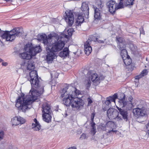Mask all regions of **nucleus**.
<instances>
[{"label":"nucleus","instance_id":"obj_1","mask_svg":"<svg viewBox=\"0 0 149 149\" xmlns=\"http://www.w3.org/2000/svg\"><path fill=\"white\" fill-rule=\"evenodd\" d=\"M38 38V40H42L47 52L46 60L48 63L52 61L55 56V52L62 50L65 45L64 41L68 38V36L64 33H61L59 36L56 42L52 45L51 42L48 40L47 36L45 34L40 35Z\"/></svg>","mask_w":149,"mask_h":149},{"label":"nucleus","instance_id":"obj_2","mask_svg":"<svg viewBox=\"0 0 149 149\" xmlns=\"http://www.w3.org/2000/svg\"><path fill=\"white\" fill-rule=\"evenodd\" d=\"M24 94L22 93L21 96H19L16 101L15 106L19 110H22L23 112H25L26 110L29 109L28 105L31 102H33L36 100V97L33 96L30 97L28 95L27 99L24 98Z\"/></svg>","mask_w":149,"mask_h":149},{"label":"nucleus","instance_id":"obj_3","mask_svg":"<svg viewBox=\"0 0 149 149\" xmlns=\"http://www.w3.org/2000/svg\"><path fill=\"white\" fill-rule=\"evenodd\" d=\"M31 86V89L30 91L29 97L32 96L36 97V100L38 96L41 95L44 92V87L41 86L40 83V81L38 78H36L32 79L29 80Z\"/></svg>","mask_w":149,"mask_h":149},{"label":"nucleus","instance_id":"obj_4","mask_svg":"<svg viewBox=\"0 0 149 149\" xmlns=\"http://www.w3.org/2000/svg\"><path fill=\"white\" fill-rule=\"evenodd\" d=\"M23 29L21 27L15 28L9 31H2L0 33V36L3 39H5L6 41L12 42L16 36L20 37L23 33Z\"/></svg>","mask_w":149,"mask_h":149},{"label":"nucleus","instance_id":"obj_5","mask_svg":"<svg viewBox=\"0 0 149 149\" xmlns=\"http://www.w3.org/2000/svg\"><path fill=\"white\" fill-rule=\"evenodd\" d=\"M24 49L26 51L29 49V53L32 56H35L37 54L42 51L41 47L39 45L32 47L29 44H26L24 46Z\"/></svg>","mask_w":149,"mask_h":149},{"label":"nucleus","instance_id":"obj_6","mask_svg":"<svg viewBox=\"0 0 149 149\" xmlns=\"http://www.w3.org/2000/svg\"><path fill=\"white\" fill-rule=\"evenodd\" d=\"M72 101H73L72 104V107L75 108L79 110L81 109L83 107L84 103L81 98H78L77 97L74 96Z\"/></svg>","mask_w":149,"mask_h":149},{"label":"nucleus","instance_id":"obj_7","mask_svg":"<svg viewBox=\"0 0 149 149\" xmlns=\"http://www.w3.org/2000/svg\"><path fill=\"white\" fill-rule=\"evenodd\" d=\"M132 112L134 116L137 118L143 116L146 114L145 108L143 107H138L132 110Z\"/></svg>","mask_w":149,"mask_h":149},{"label":"nucleus","instance_id":"obj_8","mask_svg":"<svg viewBox=\"0 0 149 149\" xmlns=\"http://www.w3.org/2000/svg\"><path fill=\"white\" fill-rule=\"evenodd\" d=\"M65 15L64 16V19L69 26H71L74 22V17L72 11L71 10H67L65 12Z\"/></svg>","mask_w":149,"mask_h":149},{"label":"nucleus","instance_id":"obj_9","mask_svg":"<svg viewBox=\"0 0 149 149\" xmlns=\"http://www.w3.org/2000/svg\"><path fill=\"white\" fill-rule=\"evenodd\" d=\"M107 8L109 12L112 14L114 15L117 9V3L115 1L110 0L107 2Z\"/></svg>","mask_w":149,"mask_h":149},{"label":"nucleus","instance_id":"obj_10","mask_svg":"<svg viewBox=\"0 0 149 149\" xmlns=\"http://www.w3.org/2000/svg\"><path fill=\"white\" fill-rule=\"evenodd\" d=\"M11 122L12 126H16L19 124H24L26 122V120L20 116H16L12 118Z\"/></svg>","mask_w":149,"mask_h":149},{"label":"nucleus","instance_id":"obj_11","mask_svg":"<svg viewBox=\"0 0 149 149\" xmlns=\"http://www.w3.org/2000/svg\"><path fill=\"white\" fill-rule=\"evenodd\" d=\"M118 114H120L122 116V118L126 121H127L128 119V113L127 111L124 108H120L116 106Z\"/></svg>","mask_w":149,"mask_h":149},{"label":"nucleus","instance_id":"obj_12","mask_svg":"<svg viewBox=\"0 0 149 149\" xmlns=\"http://www.w3.org/2000/svg\"><path fill=\"white\" fill-rule=\"evenodd\" d=\"M94 21H99L101 19H102V10L96 7H94Z\"/></svg>","mask_w":149,"mask_h":149},{"label":"nucleus","instance_id":"obj_13","mask_svg":"<svg viewBox=\"0 0 149 149\" xmlns=\"http://www.w3.org/2000/svg\"><path fill=\"white\" fill-rule=\"evenodd\" d=\"M81 10L84 15L85 18H88L89 15V8L88 4L86 2L82 3L81 6Z\"/></svg>","mask_w":149,"mask_h":149},{"label":"nucleus","instance_id":"obj_14","mask_svg":"<svg viewBox=\"0 0 149 149\" xmlns=\"http://www.w3.org/2000/svg\"><path fill=\"white\" fill-rule=\"evenodd\" d=\"M91 41L88 39L84 44V52L87 55H88L91 52L92 48L90 45Z\"/></svg>","mask_w":149,"mask_h":149},{"label":"nucleus","instance_id":"obj_15","mask_svg":"<svg viewBox=\"0 0 149 149\" xmlns=\"http://www.w3.org/2000/svg\"><path fill=\"white\" fill-rule=\"evenodd\" d=\"M73 95H68V96L63 97V103L65 105L67 106H69L71 105L72 106V100L73 98Z\"/></svg>","mask_w":149,"mask_h":149},{"label":"nucleus","instance_id":"obj_16","mask_svg":"<svg viewBox=\"0 0 149 149\" xmlns=\"http://www.w3.org/2000/svg\"><path fill=\"white\" fill-rule=\"evenodd\" d=\"M93 71L92 70H90L88 71V76H89L90 78L91 79V80L94 83H97L98 82V75L96 73H93Z\"/></svg>","mask_w":149,"mask_h":149},{"label":"nucleus","instance_id":"obj_17","mask_svg":"<svg viewBox=\"0 0 149 149\" xmlns=\"http://www.w3.org/2000/svg\"><path fill=\"white\" fill-rule=\"evenodd\" d=\"M77 18L76 19L75 25L77 26H81L84 21V16L82 13H79L76 15Z\"/></svg>","mask_w":149,"mask_h":149},{"label":"nucleus","instance_id":"obj_18","mask_svg":"<svg viewBox=\"0 0 149 149\" xmlns=\"http://www.w3.org/2000/svg\"><path fill=\"white\" fill-rule=\"evenodd\" d=\"M42 111L43 114H51L52 111L47 103L44 104L42 105Z\"/></svg>","mask_w":149,"mask_h":149},{"label":"nucleus","instance_id":"obj_19","mask_svg":"<svg viewBox=\"0 0 149 149\" xmlns=\"http://www.w3.org/2000/svg\"><path fill=\"white\" fill-rule=\"evenodd\" d=\"M123 97L121 99H119L118 103L120 108H123L127 105L128 102L125 100V94H122Z\"/></svg>","mask_w":149,"mask_h":149},{"label":"nucleus","instance_id":"obj_20","mask_svg":"<svg viewBox=\"0 0 149 149\" xmlns=\"http://www.w3.org/2000/svg\"><path fill=\"white\" fill-rule=\"evenodd\" d=\"M124 63L126 66H129L128 67V70L131 71H132L134 69V66H132V65H130L131 63L132 62V59L130 57H127V58L124 59L123 58Z\"/></svg>","mask_w":149,"mask_h":149},{"label":"nucleus","instance_id":"obj_21","mask_svg":"<svg viewBox=\"0 0 149 149\" xmlns=\"http://www.w3.org/2000/svg\"><path fill=\"white\" fill-rule=\"evenodd\" d=\"M33 121L35 123L32 124L31 125L32 129H33L34 130L39 131L41 129V125L36 118H34Z\"/></svg>","mask_w":149,"mask_h":149},{"label":"nucleus","instance_id":"obj_22","mask_svg":"<svg viewBox=\"0 0 149 149\" xmlns=\"http://www.w3.org/2000/svg\"><path fill=\"white\" fill-rule=\"evenodd\" d=\"M69 52L68 48L67 47H65L63 49V51L59 53V55L61 57L65 58L69 56Z\"/></svg>","mask_w":149,"mask_h":149},{"label":"nucleus","instance_id":"obj_23","mask_svg":"<svg viewBox=\"0 0 149 149\" xmlns=\"http://www.w3.org/2000/svg\"><path fill=\"white\" fill-rule=\"evenodd\" d=\"M19 56L21 58L23 59L29 60L32 57L30 54H28L27 52H23L19 54Z\"/></svg>","mask_w":149,"mask_h":149},{"label":"nucleus","instance_id":"obj_24","mask_svg":"<svg viewBox=\"0 0 149 149\" xmlns=\"http://www.w3.org/2000/svg\"><path fill=\"white\" fill-rule=\"evenodd\" d=\"M27 69L29 70L34 69L35 66L33 64L34 62L32 59H29L27 61Z\"/></svg>","mask_w":149,"mask_h":149},{"label":"nucleus","instance_id":"obj_25","mask_svg":"<svg viewBox=\"0 0 149 149\" xmlns=\"http://www.w3.org/2000/svg\"><path fill=\"white\" fill-rule=\"evenodd\" d=\"M29 76L30 79H28L29 80L30 79H32L36 78H38V75L37 72L35 70H32L29 73Z\"/></svg>","mask_w":149,"mask_h":149},{"label":"nucleus","instance_id":"obj_26","mask_svg":"<svg viewBox=\"0 0 149 149\" xmlns=\"http://www.w3.org/2000/svg\"><path fill=\"white\" fill-rule=\"evenodd\" d=\"M96 6H93L94 7H96L99 8L100 9L102 10V8L104 6V3L103 1L101 0H96L95 2Z\"/></svg>","mask_w":149,"mask_h":149},{"label":"nucleus","instance_id":"obj_27","mask_svg":"<svg viewBox=\"0 0 149 149\" xmlns=\"http://www.w3.org/2000/svg\"><path fill=\"white\" fill-rule=\"evenodd\" d=\"M51 114H43V120L45 122L49 123L51 121L52 116Z\"/></svg>","mask_w":149,"mask_h":149},{"label":"nucleus","instance_id":"obj_28","mask_svg":"<svg viewBox=\"0 0 149 149\" xmlns=\"http://www.w3.org/2000/svg\"><path fill=\"white\" fill-rule=\"evenodd\" d=\"M110 102H115L116 100L118 98V94L117 93H115L112 96H109L107 97Z\"/></svg>","mask_w":149,"mask_h":149},{"label":"nucleus","instance_id":"obj_29","mask_svg":"<svg viewBox=\"0 0 149 149\" xmlns=\"http://www.w3.org/2000/svg\"><path fill=\"white\" fill-rule=\"evenodd\" d=\"M100 37L97 34L95 33L93 35H92L90 36V38L91 39L92 41L95 42L97 41L98 38Z\"/></svg>","mask_w":149,"mask_h":149},{"label":"nucleus","instance_id":"obj_30","mask_svg":"<svg viewBox=\"0 0 149 149\" xmlns=\"http://www.w3.org/2000/svg\"><path fill=\"white\" fill-rule=\"evenodd\" d=\"M74 31V29L73 28H71L70 29H69L67 31V32L68 33V35L65 34L66 35H68V38H67L66 40V41H64V43H65V42H67V41L68 40L69 38V36H71L72 34H73V33Z\"/></svg>","mask_w":149,"mask_h":149},{"label":"nucleus","instance_id":"obj_31","mask_svg":"<svg viewBox=\"0 0 149 149\" xmlns=\"http://www.w3.org/2000/svg\"><path fill=\"white\" fill-rule=\"evenodd\" d=\"M134 0H125L124 2V5L126 6L132 5Z\"/></svg>","mask_w":149,"mask_h":149},{"label":"nucleus","instance_id":"obj_32","mask_svg":"<svg viewBox=\"0 0 149 149\" xmlns=\"http://www.w3.org/2000/svg\"><path fill=\"white\" fill-rule=\"evenodd\" d=\"M117 47L120 50L126 48V43L125 42L121 43V44H118V45H117Z\"/></svg>","mask_w":149,"mask_h":149},{"label":"nucleus","instance_id":"obj_33","mask_svg":"<svg viewBox=\"0 0 149 149\" xmlns=\"http://www.w3.org/2000/svg\"><path fill=\"white\" fill-rule=\"evenodd\" d=\"M120 50L121 51L120 55L123 58V57L127 55V51L126 48Z\"/></svg>","mask_w":149,"mask_h":149},{"label":"nucleus","instance_id":"obj_34","mask_svg":"<svg viewBox=\"0 0 149 149\" xmlns=\"http://www.w3.org/2000/svg\"><path fill=\"white\" fill-rule=\"evenodd\" d=\"M120 1L118 5L117 4L116 9L118 10L119 9L122 8L124 7V3H123V1L120 0Z\"/></svg>","mask_w":149,"mask_h":149},{"label":"nucleus","instance_id":"obj_35","mask_svg":"<svg viewBox=\"0 0 149 149\" xmlns=\"http://www.w3.org/2000/svg\"><path fill=\"white\" fill-rule=\"evenodd\" d=\"M116 41L117 42V44H120L125 42L124 39L121 37H116Z\"/></svg>","mask_w":149,"mask_h":149},{"label":"nucleus","instance_id":"obj_36","mask_svg":"<svg viewBox=\"0 0 149 149\" xmlns=\"http://www.w3.org/2000/svg\"><path fill=\"white\" fill-rule=\"evenodd\" d=\"M133 106V105L132 103H128L127 105L126 106V109H125L127 111H130L131 110Z\"/></svg>","mask_w":149,"mask_h":149},{"label":"nucleus","instance_id":"obj_37","mask_svg":"<svg viewBox=\"0 0 149 149\" xmlns=\"http://www.w3.org/2000/svg\"><path fill=\"white\" fill-rule=\"evenodd\" d=\"M114 123L112 121H109L106 123L107 127L112 128L114 125Z\"/></svg>","mask_w":149,"mask_h":149},{"label":"nucleus","instance_id":"obj_38","mask_svg":"<svg viewBox=\"0 0 149 149\" xmlns=\"http://www.w3.org/2000/svg\"><path fill=\"white\" fill-rule=\"evenodd\" d=\"M74 90L72 91V94L73 95V96H75L74 95L77 96L79 94V90H77L76 88H73Z\"/></svg>","mask_w":149,"mask_h":149},{"label":"nucleus","instance_id":"obj_39","mask_svg":"<svg viewBox=\"0 0 149 149\" xmlns=\"http://www.w3.org/2000/svg\"><path fill=\"white\" fill-rule=\"evenodd\" d=\"M113 109H109L107 110V115L109 118L113 115Z\"/></svg>","mask_w":149,"mask_h":149},{"label":"nucleus","instance_id":"obj_40","mask_svg":"<svg viewBox=\"0 0 149 149\" xmlns=\"http://www.w3.org/2000/svg\"><path fill=\"white\" fill-rule=\"evenodd\" d=\"M107 127L106 124L101 123L99 125L98 127L103 131H105L106 130V127Z\"/></svg>","mask_w":149,"mask_h":149},{"label":"nucleus","instance_id":"obj_41","mask_svg":"<svg viewBox=\"0 0 149 149\" xmlns=\"http://www.w3.org/2000/svg\"><path fill=\"white\" fill-rule=\"evenodd\" d=\"M68 86H66L65 88H63L62 90L63 92L64 93L63 94H61V97L62 98H63L67 93V90L68 89Z\"/></svg>","mask_w":149,"mask_h":149},{"label":"nucleus","instance_id":"obj_42","mask_svg":"<svg viewBox=\"0 0 149 149\" xmlns=\"http://www.w3.org/2000/svg\"><path fill=\"white\" fill-rule=\"evenodd\" d=\"M57 35V34L56 33H54L53 35H52V34H50L48 36V39L49 40L52 42V45H53L54 43H53V42H52V40H51L52 39V38L53 37H55Z\"/></svg>","mask_w":149,"mask_h":149},{"label":"nucleus","instance_id":"obj_43","mask_svg":"<svg viewBox=\"0 0 149 149\" xmlns=\"http://www.w3.org/2000/svg\"><path fill=\"white\" fill-rule=\"evenodd\" d=\"M88 138L87 136H86V134L83 133H82L79 138V139L81 140H83L85 139H87Z\"/></svg>","mask_w":149,"mask_h":149},{"label":"nucleus","instance_id":"obj_44","mask_svg":"<svg viewBox=\"0 0 149 149\" xmlns=\"http://www.w3.org/2000/svg\"><path fill=\"white\" fill-rule=\"evenodd\" d=\"M57 82L55 79H53L51 81V85L52 88V86H55L57 84Z\"/></svg>","mask_w":149,"mask_h":149},{"label":"nucleus","instance_id":"obj_45","mask_svg":"<svg viewBox=\"0 0 149 149\" xmlns=\"http://www.w3.org/2000/svg\"><path fill=\"white\" fill-rule=\"evenodd\" d=\"M87 100L88 102V106H90L91 104L93 102V101L91 99V98L90 97H88L87 98Z\"/></svg>","mask_w":149,"mask_h":149},{"label":"nucleus","instance_id":"obj_46","mask_svg":"<svg viewBox=\"0 0 149 149\" xmlns=\"http://www.w3.org/2000/svg\"><path fill=\"white\" fill-rule=\"evenodd\" d=\"M104 77L102 75H100L99 77L98 76V82L100 83V81H101L104 80Z\"/></svg>","mask_w":149,"mask_h":149},{"label":"nucleus","instance_id":"obj_47","mask_svg":"<svg viewBox=\"0 0 149 149\" xmlns=\"http://www.w3.org/2000/svg\"><path fill=\"white\" fill-rule=\"evenodd\" d=\"M4 135V132L2 130L0 132V141L3 138Z\"/></svg>","mask_w":149,"mask_h":149},{"label":"nucleus","instance_id":"obj_48","mask_svg":"<svg viewBox=\"0 0 149 149\" xmlns=\"http://www.w3.org/2000/svg\"><path fill=\"white\" fill-rule=\"evenodd\" d=\"M143 77V75L141 74L139 75H136L135 77V79H136L139 80L141 78Z\"/></svg>","mask_w":149,"mask_h":149},{"label":"nucleus","instance_id":"obj_49","mask_svg":"<svg viewBox=\"0 0 149 149\" xmlns=\"http://www.w3.org/2000/svg\"><path fill=\"white\" fill-rule=\"evenodd\" d=\"M148 71L146 69L143 70L141 72V74L143 75V76L147 74Z\"/></svg>","mask_w":149,"mask_h":149},{"label":"nucleus","instance_id":"obj_50","mask_svg":"<svg viewBox=\"0 0 149 149\" xmlns=\"http://www.w3.org/2000/svg\"><path fill=\"white\" fill-rule=\"evenodd\" d=\"M91 82L90 80L88 81L87 83L86 84V87L87 89H89V88L91 86Z\"/></svg>","mask_w":149,"mask_h":149},{"label":"nucleus","instance_id":"obj_51","mask_svg":"<svg viewBox=\"0 0 149 149\" xmlns=\"http://www.w3.org/2000/svg\"><path fill=\"white\" fill-rule=\"evenodd\" d=\"M111 102L109 100V99H108V98L107 97L106 100L105 102V104L107 105H108L111 103Z\"/></svg>","mask_w":149,"mask_h":149},{"label":"nucleus","instance_id":"obj_52","mask_svg":"<svg viewBox=\"0 0 149 149\" xmlns=\"http://www.w3.org/2000/svg\"><path fill=\"white\" fill-rule=\"evenodd\" d=\"M91 126L92 128H96V127L95 126V123L94 122V121H91Z\"/></svg>","mask_w":149,"mask_h":149},{"label":"nucleus","instance_id":"obj_53","mask_svg":"<svg viewBox=\"0 0 149 149\" xmlns=\"http://www.w3.org/2000/svg\"><path fill=\"white\" fill-rule=\"evenodd\" d=\"M95 115V113H92L91 116V121H94V118Z\"/></svg>","mask_w":149,"mask_h":149},{"label":"nucleus","instance_id":"obj_54","mask_svg":"<svg viewBox=\"0 0 149 149\" xmlns=\"http://www.w3.org/2000/svg\"><path fill=\"white\" fill-rule=\"evenodd\" d=\"M146 126L147 130V133L149 135V122L146 125Z\"/></svg>","mask_w":149,"mask_h":149},{"label":"nucleus","instance_id":"obj_55","mask_svg":"<svg viewBox=\"0 0 149 149\" xmlns=\"http://www.w3.org/2000/svg\"><path fill=\"white\" fill-rule=\"evenodd\" d=\"M96 128H92V130H91V132L94 135L96 133Z\"/></svg>","mask_w":149,"mask_h":149},{"label":"nucleus","instance_id":"obj_56","mask_svg":"<svg viewBox=\"0 0 149 149\" xmlns=\"http://www.w3.org/2000/svg\"><path fill=\"white\" fill-rule=\"evenodd\" d=\"M133 99L132 97L131 96H130L128 98V100H129V103H132V100Z\"/></svg>","mask_w":149,"mask_h":149},{"label":"nucleus","instance_id":"obj_57","mask_svg":"<svg viewBox=\"0 0 149 149\" xmlns=\"http://www.w3.org/2000/svg\"><path fill=\"white\" fill-rule=\"evenodd\" d=\"M140 33L141 34H145V33H144V30H143V28L142 27V28H141L140 29Z\"/></svg>","mask_w":149,"mask_h":149},{"label":"nucleus","instance_id":"obj_58","mask_svg":"<svg viewBox=\"0 0 149 149\" xmlns=\"http://www.w3.org/2000/svg\"><path fill=\"white\" fill-rule=\"evenodd\" d=\"M116 118L118 120H122V117H121L120 116H118V115L116 116Z\"/></svg>","mask_w":149,"mask_h":149},{"label":"nucleus","instance_id":"obj_59","mask_svg":"<svg viewBox=\"0 0 149 149\" xmlns=\"http://www.w3.org/2000/svg\"><path fill=\"white\" fill-rule=\"evenodd\" d=\"M2 64L3 66H6L8 65V64L7 62H3L2 63Z\"/></svg>","mask_w":149,"mask_h":149},{"label":"nucleus","instance_id":"obj_60","mask_svg":"<svg viewBox=\"0 0 149 149\" xmlns=\"http://www.w3.org/2000/svg\"><path fill=\"white\" fill-rule=\"evenodd\" d=\"M117 131L116 130H113V129H112V130H109L108 132H107L108 133H110L111 132H116Z\"/></svg>","mask_w":149,"mask_h":149},{"label":"nucleus","instance_id":"obj_61","mask_svg":"<svg viewBox=\"0 0 149 149\" xmlns=\"http://www.w3.org/2000/svg\"><path fill=\"white\" fill-rule=\"evenodd\" d=\"M68 149H77L75 146H72L69 147Z\"/></svg>","mask_w":149,"mask_h":149},{"label":"nucleus","instance_id":"obj_62","mask_svg":"<svg viewBox=\"0 0 149 149\" xmlns=\"http://www.w3.org/2000/svg\"><path fill=\"white\" fill-rule=\"evenodd\" d=\"M97 42L100 43H104V41L103 40H98Z\"/></svg>","mask_w":149,"mask_h":149},{"label":"nucleus","instance_id":"obj_63","mask_svg":"<svg viewBox=\"0 0 149 149\" xmlns=\"http://www.w3.org/2000/svg\"><path fill=\"white\" fill-rule=\"evenodd\" d=\"M11 0H5V1H8Z\"/></svg>","mask_w":149,"mask_h":149},{"label":"nucleus","instance_id":"obj_64","mask_svg":"<svg viewBox=\"0 0 149 149\" xmlns=\"http://www.w3.org/2000/svg\"><path fill=\"white\" fill-rule=\"evenodd\" d=\"M3 60L1 59V58H0V62H1V61H3Z\"/></svg>","mask_w":149,"mask_h":149}]
</instances>
